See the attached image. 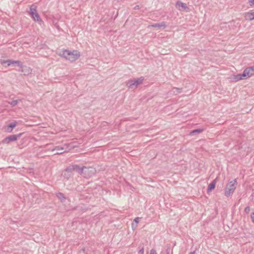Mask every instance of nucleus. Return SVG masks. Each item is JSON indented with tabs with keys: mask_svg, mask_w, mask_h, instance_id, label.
Here are the masks:
<instances>
[{
	"mask_svg": "<svg viewBox=\"0 0 254 254\" xmlns=\"http://www.w3.org/2000/svg\"><path fill=\"white\" fill-rule=\"evenodd\" d=\"M56 196L62 202L64 201L66 199L64 194L60 192H57L56 193Z\"/></svg>",
	"mask_w": 254,
	"mask_h": 254,
	"instance_id": "nucleus-17",
	"label": "nucleus"
},
{
	"mask_svg": "<svg viewBox=\"0 0 254 254\" xmlns=\"http://www.w3.org/2000/svg\"><path fill=\"white\" fill-rule=\"evenodd\" d=\"M95 173V168L93 167L83 166L82 175L84 178H90L93 176Z\"/></svg>",
	"mask_w": 254,
	"mask_h": 254,
	"instance_id": "nucleus-4",
	"label": "nucleus"
},
{
	"mask_svg": "<svg viewBox=\"0 0 254 254\" xmlns=\"http://www.w3.org/2000/svg\"><path fill=\"white\" fill-rule=\"evenodd\" d=\"M139 8V6L138 5L135 6V7H134V9H138Z\"/></svg>",
	"mask_w": 254,
	"mask_h": 254,
	"instance_id": "nucleus-30",
	"label": "nucleus"
},
{
	"mask_svg": "<svg viewBox=\"0 0 254 254\" xmlns=\"http://www.w3.org/2000/svg\"><path fill=\"white\" fill-rule=\"evenodd\" d=\"M202 131H203V129H200V128L194 129V130H192L190 133V134L191 135H193L194 134H196V133H199L201 132Z\"/></svg>",
	"mask_w": 254,
	"mask_h": 254,
	"instance_id": "nucleus-20",
	"label": "nucleus"
},
{
	"mask_svg": "<svg viewBox=\"0 0 254 254\" xmlns=\"http://www.w3.org/2000/svg\"><path fill=\"white\" fill-rule=\"evenodd\" d=\"M71 171L72 172L73 171H75L79 174L82 175V172L83 171V166L80 167L76 164L71 165L67 167V171Z\"/></svg>",
	"mask_w": 254,
	"mask_h": 254,
	"instance_id": "nucleus-7",
	"label": "nucleus"
},
{
	"mask_svg": "<svg viewBox=\"0 0 254 254\" xmlns=\"http://www.w3.org/2000/svg\"><path fill=\"white\" fill-rule=\"evenodd\" d=\"M30 13L35 21H41V19L37 12L36 7L34 5H32L30 8Z\"/></svg>",
	"mask_w": 254,
	"mask_h": 254,
	"instance_id": "nucleus-6",
	"label": "nucleus"
},
{
	"mask_svg": "<svg viewBox=\"0 0 254 254\" xmlns=\"http://www.w3.org/2000/svg\"><path fill=\"white\" fill-rule=\"evenodd\" d=\"M171 253H173V250L171 249L170 246H168L166 249V254H170Z\"/></svg>",
	"mask_w": 254,
	"mask_h": 254,
	"instance_id": "nucleus-23",
	"label": "nucleus"
},
{
	"mask_svg": "<svg viewBox=\"0 0 254 254\" xmlns=\"http://www.w3.org/2000/svg\"><path fill=\"white\" fill-rule=\"evenodd\" d=\"M245 212L246 213H249L250 211V208L249 206H247L245 208V210H244Z\"/></svg>",
	"mask_w": 254,
	"mask_h": 254,
	"instance_id": "nucleus-24",
	"label": "nucleus"
},
{
	"mask_svg": "<svg viewBox=\"0 0 254 254\" xmlns=\"http://www.w3.org/2000/svg\"><path fill=\"white\" fill-rule=\"evenodd\" d=\"M176 6L178 8L181 7L183 9L186 10V11L189 9L185 3L182 2L181 1H177L176 3Z\"/></svg>",
	"mask_w": 254,
	"mask_h": 254,
	"instance_id": "nucleus-12",
	"label": "nucleus"
},
{
	"mask_svg": "<svg viewBox=\"0 0 254 254\" xmlns=\"http://www.w3.org/2000/svg\"><path fill=\"white\" fill-rule=\"evenodd\" d=\"M75 146L73 145L72 143H65L62 146H56L54 149L52 150V151L55 150H61L63 151L58 152L56 153L55 154L56 155H60L63 154L64 152H68L71 149L75 147Z\"/></svg>",
	"mask_w": 254,
	"mask_h": 254,
	"instance_id": "nucleus-2",
	"label": "nucleus"
},
{
	"mask_svg": "<svg viewBox=\"0 0 254 254\" xmlns=\"http://www.w3.org/2000/svg\"><path fill=\"white\" fill-rule=\"evenodd\" d=\"M72 175V172L71 171H67V168L65 170L64 176L67 179L69 178Z\"/></svg>",
	"mask_w": 254,
	"mask_h": 254,
	"instance_id": "nucleus-18",
	"label": "nucleus"
},
{
	"mask_svg": "<svg viewBox=\"0 0 254 254\" xmlns=\"http://www.w3.org/2000/svg\"><path fill=\"white\" fill-rule=\"evenodd\" d=\"M152 27L158 28V29H160L163 28L164 29L166 27V25L164 22H162L161 23H155L151 25Z\"/></svg>",
	"mask_w": 254,
	"mask_h": 254,
	"instance_id": "nucleus-16",
	"label": "nucleus"
},
{
	"mask_svg": "<svg viewBox=\"0 0 254 254\" xmlns=\"http://www.w3.org/2000/svg\"><path fill=\"white\" fill-rule=\"evenodd\" d=\"M251 218L252 222L254 223V212H252L251 213Z\"/></svg>",
	"mask_w": 254,
	"mask_h": 254,
	"instance_id": "nucleus-26",
	"label": "nucleus"
},
{
	"mask_svg": "<svg viewBox=\"0 0 254 254\" xmlns=\"http://www.w3.org/2000/svg\"><path fill=\"white\" fill-rule=\"evenodd\" d=\"M82 251H83V252H84L85 249H82Z\"/></svg>",
	"mask_w": 254,
	"mask_h": 254,
	"instance_id": "nucleus-32",
	"label": "nucleus"
},
{
	"mask_svg": "<svg viewBox=\"0 0 254 254\" xmlns=\"http://www.w3.org/2000/svg\"><path fill=\"white\" fill-rule=\"evenodd\" d=\"M139 254H144V249L142 248L138 252Z\"/></svg>",
	"mask_w": 254,
	"mask_h": 254,
	"instance_id": "nucleus-28",
	"label": "nucleus"
},
{
	"mask_svg": "<svg viewBox=\"0 0 254 254\" xmlns=\"http://www.w3.org/2000/svg\"><path fill=\"white\" fill-rule=\"evenodd\" d=\"M254 75V67H248L245 69L243 72V77H246V79Z\"/></svg>",
	"mask_w": 254,
	"mask_h": 254,
	"instance_id": "nucleus-8",
	"label": "nucleus"
},
{
	"mask_svg": "<svg viewBox=\"0 0 254 254\" xmlns=\"http://www.w3.org/2000/svg\"><path fill=\"white\" fill-rule=\"evenodd\" d=\"M246 20L251 21L254 19V12H248L244 13Z\"/></svg>",
	"mask_w": 254,
	"mask_h": 254,
	"instance_id": "nucleus-10",
	"label": "nucleus"
},
{
	"mask_svg": "<svg viewBox=\"0 0 254 254\" xmlns=\"http://www.w3.org/2000/svg\"><path fill=\"white\" fill-rule=\"evenodd\" d=\"M60 55L66 60L73 62L77 60L80 57V52L78 51H70L67 50H64L60 53Z\"/></svg>",
	"mask_w": 254,
	"mask_h": 254,
	"instance_id": "nucleus-1",
	"label": "nucleus"
},
{
	"mask_svg": "<svg viewBox=\"0 0 254 254\" xmlns=\"http://www.w3.org/2000/svg\"><path fill=\"white\" fill-rule=\"evenodd\" d=\"M144 80L143 77H140L136 79H133L135 88H137V86L141 84Z\"/></svg>",
	"mask_w": 254,
	"mask_h": 254,
	"instance_id": "nucleus-14",
	"label": "nucleus"
},
{
	"mask_svg": "<svg viewBox=\"0 0 254 254\" xmlns=\"http://www.w3.org/2000/svg\"><path fill=\"white\" fill-rule=\"evenodd\" d=\"M237 185V182L236 179H234V180L229 182V183L227 185L225 188V196H226L227 197H229V196H230L235 190Z\"/></svg>",
	"mask_w": 254,
	"mask_h": 254,
	"instance_id": "nucleus-3",
	"label": "nucleus"
},
{
	"mask_svg": "<svg viewBox=\"0 0 254 254\" xmlns=\"http://www.w3.org/2000/svg\"><path fill=\"white\" fill-rule=\"evenodd\" d=\"M194 252H190V254H194Z\"/></svg>",
	"mask_w": 254,
	"mask_h": 254,
	"instance_id": "nucleus-31",
	"label": "nucleus"
},
{
	"mask_svg": "<svg viewBox=\"0 0 254 254\" xmlns=\"http://www.w3.org/2000/svg\"><path fill=\"white\" fill-rule=\"evenodd\" d=\"M17 124V123L16 121L10 123L6 127V131L8 132H11L12 131L13 128L16 126Z\"/></svg>",
	"mask_w": 254,
	"mask_h": 254,
	"instance_id": "nucleus-11",
	"label": "nucleus"
},
{
	"mask_svg": "<svg viewBox=\"0 0 254 254\" xmlns=\"http://www.w3.org/2000/svg\"><path fill=\"white\" fill-rule=\"evenodd\" d=\"M243 73L239 74L234 76V79L236 81H239L241 79H246V77H243Z\"/></svg>",
	"mask_w": 254,
	"mask_h": 254,
	"instance_id": "nucleus-19",
	"label": "nucleus"
},
{
	"mask_svg": "<svg viewBox=\"0 0 254 254\" xmlns=\"http://www.w3.org/2000/svg\"><path fill=\"white\" fill-rule=\"evenodd\" d=\"M150 254H156V251L154 249H152L150 251Z\"/></svg>",
	"mask_w": 254,
	"mask_h": 254,
	"instance_id": "nucleus-29",
	"label": "nucleus"
},
{
	"mask_svg": "<svg viewBox=\"0 0 254 254\" xmlns=\"http://www.w3.org/2000/svg\"><path fill=\"white\" fill-rule=\"evenodd\" d=\"M141 219V218H139V217H136L134 220H133V222H134L136 224L137 223H138L140 219Z\"/></svg>",
	"mask_w": 254,
	"mask_h": 254,
	"instance_id": "nucleus-25",
	"label": "nucleus"
},
{
	"mask_svg": "<svg viewBox=\"0 0 254 254\" xmlns=\"http://www.w3.org/2000/svg\"><path fill=\"white\" fill-rule=\"evenodd\" d=\"M2 64H7V66H9L11 64H16L17 66L22 67V65L19 61H12V60H3L1 62Z\"/></svg>",
	"mask_w": 254,
	"mask_h": 254,
	"instance_id": "nucleus-9",
	"label": "nucleus"
},
{
	"mask_svg": "<svg viewBox=\"0 0 254 254\" xmlns=\"http://www.w3.org/2000/svg\"><path fill=\"white\" fill-rule=\"evenodd\" d=\"M251 6L254 5V0H249Z\"/></svg>",
	"mask_w": 254,
	"mask_h": 254,
	"instance_id": "nucleus-27",
	"label": "nucleus"
},
{
	"mask_svg": "<svg viewBox=\"0 0 254 254\" xmlns=\"http://www.w3.org/2000/svg\"><path fill=\"white\" fill-rule=\"evenodd\" d=\"M18 102H19L18 100H14L11 101V102H9V104L12 107H14V106H15L18 104Z\"/></svg>",
	"mask_w": 254,
	"mask_h": 254,
	"instance_id": "nucleus-22",
	"label": "nucleus"
},
{
	"mask_svg": "<svg viewBox=\"0 0 254 254\" xmlns=\"http://www.w3.org/2000/svg\"><path fill=\"white\" fill-rule=\"evenodd\" d=\"M216 185V181L215 180L213 181L208 186L207 188V192H209L211 191L212 190L214 189Z\"/></svg>",
	"mask_w": 254,
	"mask_h": 254,
	"instance_id": "nucleus-15",
	"label": "nucleus"
},
{
	"mask_svg": "<svg viewBox=\"0 0 254 254\" xmlns=\"http://www.w3.org/2000/svg\"><path fill=\"white\" fill-rule=\"evenodd\" d=\"M22 134V133H20L17 134L9 135L2 139L1 143L3 144H8L11 142L15 141L21 136Z\"/></svg>",
	"mask_w": 254,
	"mask_h": 254,
	"instance_id": "nucleus-5",
	"label": "nucleus"
},
{
	"mask_svg": "<svg viewBox=\"0 0 254 254\" xmlns=\"http://www.w3.org/2000/svg\"><path fill=\"white\" fill-rule=\"evenodd\" d=\"M126 86L129 89H135V87L133 79H130L128 80V81L127 83Z\"/></svg>",
	"mask_w": 254,
	"mask_h": 254,
	"instance_id": "nucleus-13",
	"label": "nucleus"
},
{
	"mask_svg": "<svg viewBox=\"0 0 254 254\" xmlns=\"http://www.w3.org/2000/svg\"><path fill=\"white\" fill-rule=\"evenodd\" d=\"M172 91L174 94H177L178 93H180L182 91V88H179L177 87H174L172 89Z\"/></svg>",
	"mask_w": 254,
	"mask_h": 254,
	"instance_id": "nucleus-21",
	"label": "nucleus"
}]
</instances>
